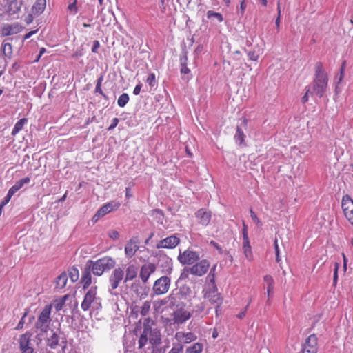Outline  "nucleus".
<instances>
[{"mask_svg":"<svg viewBox=\"0 0 353 353\" xmlns=\"http://www.w3.org/2000/svg\"><path fill=\"white\" fill-rule=\"evenodd\" d=\"M46 6V0H37L32 6V12L34 14H41Z\"/></svg>","mask_w":353,"mask_h":353,"instance_id":"27","label":"nucleus"},{"mask_svg":"<svg viewBox=\"0 0 353 353\" xmlns=\"http://www.w3.org/2000/svg\"><path fill=\"white\" fill-rule=\"evenodd\" d=\"M92 270L85 265L84 270L82 271L81 283L83 284V289H86L92 283L91 276Z\"/></svg>","mask_w":353,"mask_h":353,"instance_id":"22","label":"nucleus"},{"mask_svg":"<svg viewBox=\"0 0 353 353\" xmlns=\"http://www.w3.org/2000/svg\"><path fill=\"white\" fill-rule=\"evenodd\" d=\"M81 307L83 311H88L90 308L97 310L101 307V299L97 296V287L92 286L85 293Z\"/></svg>","mask_w":353,"mask_h":353,"instance_id":"4","label":"nucleus"},{"mask_svg":"<svg viewBox=\"0 0 353 353\" xmlns=\"http://www.w3.org/2000/svg\"><path fill=\"white\" fill-rule=\"evenodd\" d=\"M177 259L183 265H192L200 259V254L188 248L183 252L180 250Z\"/></svg>","mask_w":353,"mask_h":353,"instance_id":"8","label":"nucleus"},{"mask_svg":"<svg viewBox=\"0 0 353 353\" xmlns=\"http://www.w3.org/2000/svg\"><path fill=\"white\" fill-rule=\"evenodd\" d=\"M344 78V74L339 73V75L336 77V79H337V81L336 82V92H338V85L342 81V80Z\"/></svg>","mask_w":353,"mask_h":353,"instance_id":"54","label":"nucleus"},{"mask_svg":"<svg viewBox=\"0 0 353 353\" xmlns=\"http://www.w3.org/2000/svg\"><path fill=\"white\" fill-rule=\"evenodd\" d=\"M67 299H68V295H65L59 299H56L54 301L52 305L54 307L57 312H59L61 310H62V308L63 307V306L65 304V301H66Z\"/></svg>","mask_w":353,"mask_h":353,"instance_id":"31","label":"nucleus"},{"mask_svg":"<svg viewBox=\"0 0 353 353\" xmlns=\"http://www.w3.org/2000/svg\"><path fill=\"white\" fill-rule=\"evenodd\" d=\"M245 258L249 261L252 259V252L251 246L243 248Z\"/></svg>","mask_w":353,"mask_h":353,"instance_id":"47","label":"nucleus"},{"mask_svg":"<svg viewBox=\"0 0 353 353\" xmlns=\"http://www.w3.org/2000/svg\"><path fill=\"white\" fill-rule=\"evenodd\" d=\"M245 134L241 126H237L234 139L241 145L243 143Z\"/></svg>","mask_w":353,"mask_h":353,"instance_id":"34","label":"nucleus"},{"mask_svg":"<svg viewBox=\"0 0 353 353\" xmlns=\"http://www.w3.org/2000/svg\"><path fill=\"white\" fill-rule=\"evenodd\" d=\"M129 101V96L127 93H123L119 96L117 100V104L119 107L123 108Z\"/></svg>","mask_w":353,"mask_h":353,"instance_id":"35","label":"nucleus"},{"mask_svg":"<svg viewBox=\"0 0 353 353\" xmlns=\"http://www.w3.org/2000/svg\"><path fill=\"white\" fill-rule=\"evenodd\" d=\"M149 340L148 336L147 335V330H144L139 339V348H142L145 346V345L147 343L148 341Z\"/></svg>","mask_w":353,"mask_h":353,"instance_id":"36","label":"nucleus"},{"mask_svg":"<svg viewBox=\"0 0 353 353\" xmlns=\"http://www.w3.org/2000/svg\"><path fill=\"white\" fill-rule=\"evenodd\" d=\"M180 243V239L177 234H172L169 236L161 241H159L156 248L157 249L165 248V249H173L176 248Z\"/></svg>","mask_w":353,"mask_h":353,"instance_id":"13","label":"nucleus"},{"mask_svg":"<svg viewBox=\"0 0 353 353\" xmlns=\"http://www.w3.org/2000/svg\"><path fill=\"white\" fill-rule=\"evenodd\" d=\"M77 0H74V1L69 4L68 9V10L73 14H76L78 12V8L77 6Z\"/></svg>","mask_w":353,"mask_h":353,"instance_id":"43","label":"nucleus"},{"mask_svg":"<svg viewBox=\"0 0 353 353\" xmlns=\"http://www.w3.org/2000/svg\"><path fill=\"white\" fill-rule=\"evenodd\" d=\"M150 310V302L145 301L140 307V314L141 316H145L148 314Z\"/></svg>","mask_w":353,"mask_h":353,"instance_id":"37","label":"nucleus"},{"mask_svg":"<svg viewBox=\"0 0 353 353\" xmlns=\"http://www.w3.org/2000/svg\"><path fill=\"white\" fill-rule=\"evenodd\" d=\"M248 56L252 61H257L259 59V54L255 51H248Z\"/></svg>","mask_w":353,"mask_h":353,"instance_id":"50","label":"nucleus"},{"mask_svg":"<svg viewBox=\"0 0 353 353\" xmlns=\"http://www.w3.org/2000/svg\"><path fill=\"white\" fill-rule=\"evenodd\" d=\"M130 290L133 296L134 295L136 298L141 300L148 296L149 288L141 285L139 281H135L132 284Z\"/></svg>","mask_w":353,"mask_h":353,"instance_id":"14","label":"nucleus"},{"mask_svg":"<svg viewBox=\"0 0 353 353\" xmlns=\"http://www.w3.org/2000/svg\"><path fill=\"white\" fill-rule=\"evenodd\" d=\"M170 283V277L162 276L154 281L152 290L156 295L164 294L169 290Z\"/></svg>","mask_w":353,"mask_h":353,"instance_id":"9","label":"nucleus"},{"mask_svg":"<svg viewBox=\"0 0 353 353\" xmlns=\"http://www.w3.org/2000/svg\"><path fill=\"white\" fill-rule=\"evenodd\" d=\"M250 240L249 238L243 239V248L250 247Z\"/></svg>","mask_w":353,"mask_h":353,"instance_id":"64","label":"nucleus"},{"mask_svg":"<svg viewBox=\"0 0 353 353\" xmlns=\"http://www.w3.org/2000/svg\"><path fill=\"white\" fill-rule=\"evenodd\" d=\"M32 334L30 332H26L19 338V348L21 353H33L34 348L31 343Z\"/></svg>","mask_w":353,"mask_h":353,"instance_id":"12","label":"nucleus"},{"mask_svg":"<svg viewBox=\"0 0 353 353\" xmlns=\"http://www.w3.org/2000/svg\"><path fill=\"white\" fill-rule=\"evenodd\" d=\"M190 72V70L187 67V65H181V72L182 74H188Z\"/></svg>","mask_w":353,"mask_h":353,"instance_id":"62","label":"nucleus"},{"mask_svg":"<svg viewBox=\"0 0 353 353\" xmlns=\"http://www.w3.org/2000/svg\"><path fill=\"white\" fill-rule=\"evenodd\" d=\"M99 46H100V43H99V41H97V40L94 41L93 46L92 48V52L94 53H97Z\"/></svg>","mask_w":353,"mask_h":353,"instance_id":"57","label":"nucleus"},{"mask_svg":"<svg viewBox=\"0 0 353 353\" xmlns=\"http://www.w3.org/2000/svg\"><path fill=\"white\" fill-rule=\"evenodd\" d=\"M191 292L190 288L186 285H183L179 289V293L181 294L183 298H185L187 296L190 295Z\"/></svg>","mask_w":353,"mask_h":353,"instance_id":"40","label":"nucleus"},{"mask_svg":"<svg viewBox=\"0 0 353 353\" xmlns=\"http://www.w3.org/2000/svg\"><path fill=\"white\" fill-rule=\"evenodd\" d=\"M183 345L181 343L174 344L169 353H181L183 351Z\"/></svg>","mask_w":353,"mask_h":353,"instance_id":"41","label":"nucleus"},{"mask_svg":"<svg viewBox=\"0 0 353 353\" xmlns=\"http://www.w3.org/2000/svg\"><path fill=\"white\" fill-rule=\"evenodd\" d=\"M264 281L267 283L269 290H272L274 286V280L272 277L270 275H266L264 276Z\"/></svg>","mask_w":353,"mask_h":353,"instance_id":"45","label":"nucleus"},{"mask_svg":"<svg viewBox=\"0 0 353 353\" xmlns=\"http://www.w3.org/2000/svg\"><path fill=\"white\" fill-rule=\"evenodd\" d=\"M157 267L154 263H147L143 264L140 270L139 276L141 281L145 283L151 274L156 271Z\"/></svg>","mask_w":353,"mask_h":353,"instance_id":"16","label":"nucleus"},{"mask_svg":"<svg viewBox=\"0 0 353 353\" xmlns=\"http://www.w3.org/2000/svg\"><path fill=\"white\" fill-rule=\"evenodd\" d=\"M250 217L251 219L256 223V224H261L260 220L258 219L256 214L253 212L252 209L251 208L250 210Z\"/></svg>","mask_w":353,"mask_h":353,"instance_id":"53","label":"nucleus"},{"mask_svg":"<svg viewBox=\"0 0 353 353\" xmlns=\"http://www.w3.org/2000/svg\"><path fill=\"white\" fill-rule=\"evenodd\" d=\"M120 206V204L115 201L108 203L101 206L97 211L98 216H103L105 214L110 213L114 210L117 209Z\"/></svg>","mask_w":353,"mask_h":353,"instance_id":"21","label":"nucleus"},{"mask_svg":"<svg viewBox=\"0 0 353 353\" xmlns=\"http://www.w3.org/2000/svg\"><path fill=\"white\" fill-rule=\"evenodd\" d=\"M311 92L312 91L310 90V88H308L307 91H306V92H305V94H304V96L301 99V101H302L303 103H306L308 101V94H309V93L311 94Z\"/></svg>","mask_w":353,"mask_h":353,"instance_id":"58","label":"nucleus"},{"mask_svg":"<svg viewBox=\"0 0 353 353\" xmlns=\"http://www.w3.org/2000/svg\"><path fill=\"white\" fill-rule=\"evenodd\" d=\"M143 329L147 330L149 341L152 345H158L161 343L160 331L149 318L145 319Z\"/></svg>","mask_w":353,"mask_h":353,"instance_id":"5","label":"nucleus"},{"mask_svg":"<svg viewBox=\"0 0 353 353\" xmlns=\"http://www.w3.org/2000/svg\"><path fill=\"white\" fill-rule=\"evenodd\" d=\"M246 8L245 0H243L240 4V12L241 14H244Z\"/></svg>","mask_w":353,"mask_h":353,"instance_id":"63","label":"nucleus"},{"mask_svg":"<svg viewBox=\"0 0 353 353\" xmlns=\"http://www.w3.org/2000/svg\"><path fill=\"white\" fill-rule=\"evenodd\" d=\"M52 304L46 305L39 313L35 323V327L40 333H46L51 323V310Z\"/></svg>","mask_w":353,"mask_h":353,"instance_id":"3","label":"nucleus"},{"mask_svg":"<svg viewBox=\"0 0 353 353\" xmlns=\"http://www.w3.org/2000/svg\"><path fill=\"white\" fill-rule=\"evenodd\" d=\"M28 120L26 118H22L19 119L14 125L12 131V135L16 136L23 128L25 124H26Z\"/></svg>","mask_w":353,"mask_h":353,"instance_id":"29","label":"nucleus"},{"mask_svg":"<svg viewBox=\"0 0 353 353\" xmlns=\"http://www.w3.org/2000/svg\"><path fill=\"white\" fill-rule=\"evenodd\" d=\"M274 247L275 254H276V261L277 263H279L281 261V257H280L279 248V245H278V240L276 238L274 241Z\"/></svg>","mask_w":353,"mask_h":353,"instance_id":"42","label":"nucleus"},{"mask_svg":"<svg viewBox=\"0 0 353 353\" xmlns=\"http://www.w3.org/2000/svg\"><path fill=\"white\" fill-rule=\"evenodd\" d=\"M195 216L198 219L200 224L206 226L208 225L211 220V212L203 208H201L195 213Z\"/></svg>","mask_w":353,"mask_h":353,"instance_id":"20","label":"nucleus"},{"mask_svg":"<svg viewBox=\"0 0 353 353\" xmlns=\"http://www.w3.org/2000/svg\"><path fill=\"white\" fill-rule=\"evenodd\" d=\"M209 268L210 262L206 259H203L190 267L188 270V272L192 275L201 276L208 272Z\"/></svg>","mask_w":353,"mask_h":353,"instance_id":"10","label":"nucleus"},{"mask_svg":"<svg viewBox=\"0 0 353 353\" xmlns=\"http://www.w3.org/2000/svg\"><path fill=\"white\" fill-rule=\"evenodd\" d=\"M146 82L149 84L150 87H154L156 85L155 74L153 73H150L146 79Z\"/></svg>","mask_w":353,"mask_h":353,"instance_id":"44","label":"nucleus"},{"mask_svg":"<svg viewBox=\"0 0 353 353\" xmlns=\"http://www.w3.org/2000/svg\"><path fill=\"white\" fill-rule=\"evenodd\" d=\"M203 345L201 343H196L186 349V353H201Z\"/></svg>","mask_w":353,"mask_h":353,"instance_id":"33","label":"nucleus"},{"mask_svg":"<svg viewBox=\"0 0 353 353\" xmlns=\"http://www.w3.org/2000/svg\"><path fill=\"white\" fill-rule=\"evenodd\" d=\"M317 352V337L315 334L310 335L306 339L302 349L301 353H316Z\"/></svg>","mask_w":353,"mask_h":353,"instance_id":"15","label":"nucleus"},{"mask_svg":"<svg viewBox=\"0 0 353 353\" xmlns=\"http://www.w3.org/2000/svg\"><path fill=\"white\" fill-rule=\"evenodd\" d=\"M190 317V312L184 309L177 310L173 314L174 322L177 324H182L185 323Z\"/></svg>","mask_w":353,"mask_h":353,"instance_id":"19","label":"nucleus"},{"mask_svg":"<svg viewBox=\"0 0 353 353\" xmlns=\"http://www.w3.org/2000/svg\"><path fill=\"white\" fill-rule=\"evenodd\" d=\"M68 281V275L63 272H62L56 280V288L58 289H63L65 287Z\"/></svg>","mask_w":353,"mask_h":353,"instance_id":"28","label":"nucleus"},{"mask_svg":"<svg viewBox=\"0 0 353 353\" xmlns=\"http://www.w3.org/2000/svg\"><path fill=\"white\" fill-rule=\"evenodd\" d=\"M14 194H10V191L8 190V192L6 195V196L3 199V200L2 201L1 203V205H0V209H1V208L6 205L9 201L10 200L11 197L13 196Z\"/></svg>","mask_w":353,"mask_h":353,"instance_id":"51","label":"nucleus"},{"mask_svg":"<svg viewBox=\"0 0 353 353\" xmlns=\"http://www.w3.org/2000/svg\"><path fill=\"white\" fill-rule=\"evenodd\" d=\"M210 244L212 245H213L219 251V252L220 254H221L223 252V250H222L221 247L217 243H216L214 241H211Z\"/></svg>","mask_w":353,"mask_h":353,"instance_id":"59","label":"nucleus"},{"mask_svg":"<svg viewBox=\"0 0 353 353\" xmlns=\"http://www.w3.org/2000/svg\"><path fill=\"white\" fill-rule=\"evenodd\" d=\"M60 336L57 332H53L52 334L47 339V345L51 349H55L59 345H61L64 347L66 345V340L65 338H62L61 343H59Z\"/></svg>","mask_w":353,"mask_h":353,"instance_id":"18","label":"nucleus"},{"mask_svg":"<svg viewBox=\"0 0 353 353\" xmlns=\"http://www.w3.org/2000/svg\"><path fill=\"white\" fill-rule=\"evenodd\" d=\"M87 266L92 270V272L98 276H101L103 272H108L113 268L116 264L115 260L110 256H104L97 261H88Z\"/></svg>","mask_w":353,"mask_h":353,"instance_id":"2","label":"nucleus"},{"mask_svg":"<svg viewBox=\"0 0 353 353\" xmlns=\"http://www.w3.org/2000/svg\"><path fill=\"white\" fill-rule=\"evenodd\" d=\"M139 241L137 237L130 239L125 246V254L127 257L132 258L134 256L139 246Z\"/></svg>","mask_w":353,"mask_h":353,"instance_id":"17","label":"nucleus"},{"mask_svg":"<svg viewBox=\"0 0 353 353\" xmlns=\"http://www.w3.org/2000/svg\"><path fill=\"white\" fill-rule=\"evenodd\" d=\"M207 17L208 19H211L212 17L215 18L219 22H222L223 21V15L219 12H215L212 10H208L207 12Z\"/></svg>","mask_w":353,"mask_h":353,"instance_id":"39","label":"nucleus"},{"mask_svg":"<svg viewBox=\"0 0 353 353\" xmlns=\"http://www.w3.org/2000/svg\"><path fill=\"white\" fill-rule=\"evenodd\" d=\"M339 264L338 263H335L334 264V276H333V284L336 285L338 279V270H339Z\"/></svg>","mask_w":353,"mask_h":353,"instance_id":"49","label":"nucleus"},{"mask_svg":"<svg viewBox=\"0 0 353 353\" xmlns=\"http://www.w3.org/2000/svg\"><path fill=\"white\" fill-rule=\"evenodd\" d=\"M1 51L5 57L10 58L12 54V45L8 42L3 41L2 43Z\"/></svg>","mask_w":353,"mask_h":353,"instance_id":"32","label":"nucleus"},{"mask_svg":"<svg viewBox=\"0 0 353 353\" xmlns=\"http://www.w3.org/2000/svg\"><path fill=\"white\" fill-rule=\"evenodd\" d=\"M341 206L346 219L353 226V200L348 195L343 196Z\"/></svg>","mask_w":353,"mask_h":353,"instance_id":"11","label":"nucleus"},{"mask_svg":"<svg viewBox=\"0 0 353 353\" xmlns=\"http://www.w3.org/2000/svg\"><path fill=\"white\" fill-rule=\"evenodd\" d=\"M216 265H214L211 268L210 272L209 274L207 276V279H208L209 281H210V279L212 278V275L214 276V272H215V270H216Z\"/></svg>","mask_w":353,"mask_h":353,"instance_id":"61","label":"nucleus"},{"mask_svg":"<svg viewBox=\"0 0 353 353\" xmlns=\"http://www.w3.org/2000/svg\"><path fill=\"white\" fill-rule=\"evenodd\" d=\"M124 279V271L121 267L115 268L111 273L108 279V292L112 295H118L116 291L119 283Z\"/></svg>","mask_w":353,"mask_h":353,"instance_id":"6","label":"nucleus"},{"mask_svg":"<svg viewBox=\"0 0 353 353\" xmlns=\"http://www.w3.org/2000/svg\"><path fill=\"white\" fill-rule=\"evenodd\" d=\"M137 267L134 264L129 265L125 270V275L124 274V282L133 280L137 275Z\"/></svg>","mask_w":353,"mask_h":353,"instance_id":"23","label":"nucleus"},{"mask_svg":"<svg viewBox=\"0 0 353 353\" xmlns=\"http://www.w3.org/2000/svg\"><path fill=\"white\" fill-rule=\"evenodd\" d=\"M188 61V52L186 51L183 52L180 57V65H187Z\"/></svg>","mask_w":353,"mask_h":353,"instance_id":"48","label":"nucleus"},{"mask_svg":"<svg viewBox=\"0 0 353 353\" xmlns=\"http://www.w3.org/2000/svg\"><path fill=\"white\" fill-rule=\"evenodd\" d=\"M176 338L181 341L182 338H184V343H189L192 341H194L196 339V336L192 332L183 333V332H177L176 334Z\"/></svg>","mask_w":353,"mask_h":353,"instance_id":"26","label":"nucleus"},{"mask_svg":"<svg viewBox=\"0 0 353 353\" xmlns=\"http://www.w3.org/2000/svg\"><path fill=\"white\" fill-rule=\"evenodd\" d=\"M30 179L28 176L23 178L17 181L9 189L10 194H14L18 190H19L25 184L30 182Z\"/></svg>","mask_w":353,"mask_h":353,"instance_id":"25","label":"nucleus"},{"mask_svg":"<svg viewBox=\"0 0 353 353\" xmlns=\"http://www.w3.org/2000/svg\"><path fill=\"white\" fill-rule=\"evenodd\" d=\"M141 87H142V85L141 83H139L138 85H137L135 86V88H134L133 94L134 95H138L141 92Z\"/></svg>","mask_w":353,"mask_h":353,"instance_id":"60","label":"nucleus"},{"mask_svg":"<svg viewBox=\"0 0 353 353\" xmlns=\"http://www.w3.org/2000/svg\"><path fill=\"white\" fill-rule=\"evenodd\" d=\"M69 277L72 282H76L79 278V270L77 268H72L69 271Z\"/></svg>","mask_w":353,"mask_h":353,"instance_id":"38","label":"nucleus"},{"mask_svg":"<svg viewBox=\"0 0 353 353\" xmlns=\"http://www.w3.org/2000/svg\"><path fill=\"white\" fill-rule=\"evenodd\" d=\"M210 283L212 285V289H210L205 294V298L207 299L212 304L215 305L216 306V313H218V310L222 304L223 298L221 296V294L218 292V290L216 285L215 284V279H214V276L212 275V278L210 279Z\"/></svg>","mask_w":353,"mask_h":353,"instance_id":"7","label":"nucleus"},{"mask_svg":"<svg viewBox=\"0 0 353 353\" xmlns=\"http://www.w3.org/2000/svg\"><path fill=\"white\" fill-rule=\"evenodd\" d=\"M163 263L161 264V266L164 268V272L170 274L172 271V260L171 258L165 256L163 258Z\"/></svg>","mask_w":353,"mask_h":353,"instance_id":"30","label":"nucleus"},{"mask_svg":"<svg viewBox=\"0 0 353 353\" xmlns=\"http://www.w3.org/2000/svg\"><path fill=\"white\" fill-rule=\"evenodd\" d=\"M328 85V75L325 72L323 63L317 62L314 66V75L312 83L308 88H310L311 94H315L319 98L324 96Z\"/></svg>","mask_w":353,"mask_h":353,"instance_id":"1","label":"nucleus"},{"mask_svg":"<svg viewBox=\"0 0 353 353\" xmlns=\"http://www.w3.org/2000/svg\"><path fill=\"white\" fill-rule=\"evenodd\" d=\"M108 236H109L110 238L115 240V239H119V234L116 230H110V231L108 232Z\"/></svg>","mask_w":353,"mask_h":353,"instance_id":"52","label":"nucleus"},{"mask_svg":"<svg viewBox=\"0 0 353 353\" xmlns=\"http://www.w3.org/2000/svg\"><path fill=\"white\" fill-rule=\"evenodd\" d=\"M28 312H29V310L26 309V311H25L23 315L22 316L21 320L19 321L18 325L16 327L17 330H21L23 327V325L25 323V318L27 316V314H28Z\"/></svg>","mask_w":353,"mask_h":353,"instance_id":"46","label":"nucleus"},{"mask_svg":"<svg viewBox=\"0 0 353 353\" xmlns=\"http://www.w3.org/2000/svg\"><path fill=\"white\" fill-rule=\"evenodd\" d=\"M243 239L249 238L248 237V226L245 225V222H243Z\"/></svg>","mask_w":353,"mask_h":353,"instance_id":"56","label":"nucleus"},{"mask_svg":"<svg viewBox=\"0 0 353 353\" xmlns=\"http://www.w3.org/2000/svg\"><path fill=\"white\" fill-rule=\"evenodd\" d=\"M150 215L153 218V219L159 225H161L165 227V224L164 223V213L161 210L159 209H154L151 210L150 212Z\"/></svg>","mask_w":353,"mask_h":353,"instance_id":"24","label":"nucleus"},{"mask_svg":"<svg viewBox=\"0 0 353 353\" xmlns=\"http://www.w3.org/2000/svg\"><path fill=\"white\" fill-rule=\"evenodd\" d=\"M119 121V120L118 118H114L112 121L111 125L108 127V130H112L114 128H115L116 126L118 125Z\"/></svg>","mask_w":353,"mask_h":353,"instance_id":"55","label":"nucleus"}]
</instances>
